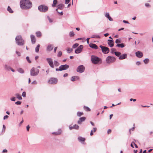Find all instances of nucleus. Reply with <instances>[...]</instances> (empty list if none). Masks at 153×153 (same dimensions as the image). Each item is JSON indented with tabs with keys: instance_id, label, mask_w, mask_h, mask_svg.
<instances>
[{
	"instance_id": "obj_35",
	"label": "nucleus",
	"mask_w": 153,
	"mask_h": 153,
	"mask_svg": "<svg viewBox=\"0 0 153 153\" xmlns=\"http://www.w3.org/2000/svg\"><path fill=\"white\" fill-rule=\"evenodd\" d=\"M57 0H53V4L52 5V6L53 7H55V5L57 4Z\"/></svg>"
},
{
	"instance_id": "obj_61",
	"label": "nucleus",
	"mask_w": 153,
	"mask_h": 153,
	"mask_svg": "<svg viewBox=\"0 0 153 153\" xmlns=\"http://www.w3.org/2000/svg\"><path fill=\"white\" fill-rule=\"evenodd\" d=\"M145 5L146 7H148L150 6L149 4L148 3H146L145 4Z\"/></svg>"
},
{
	"instance_id": "obj_46",
	"label": "nucleus",
	"mask_w": 153,
	"mask_h": 153,
	"mask_svg": "<svg viewBox=\"0 0 153 153\" xmlns=\"http://www.w3.org/2000/svg\"><path fill=\"white\" fill-rule=\"evenodd\" d=\"M6 129V127L4 125H3V128L2 129V132H4L5 131V130Z\"/></svg>"
},
{
	"instance_id": "obj_32",
	"label": "nucleus",
	"mask_w": 153,
	"mask_h": 153,
	"mask_svg": "<svg viewBox=\"0 0 153 153\" xmlns=\"http://www.w3.org/2000/svg\"><path fill=\"white\" fill-rule=\"evenodd\" d=\"M84 108L86 111H91V109L87 106H84Z\"/></svg>"
},
{
	"instance_id": "obj_26",
	"label": "nucleus",
	"mask_w": 153,
	"mask_h": 153,
	"mask_svg": "<svg viewBox=\"0 0 153 153\" xmlns=\"http://www.w3.org/2000/svg\"><path fill=\"white\" fill-rule=\"evenodd\" d=\"M36 36L38 37L39 38L41 36L42 34L41 32L39 31L36 32Z\"/></svg>"
},
{
	"instance_id": "obj_19",
	"label": "nucleus",
	"mask_w": 153,
	"mask_h": 153,
	"mask_svg": "<svg viewBox=\"0 0 153 153\" xmlns=\"http://www.w3.org/2000/svg\"><path fill=\"white\" fill-rule=\"evenodd\" d=\"M89 45L91 48H92L97 49L98 48L97 46L94 44L90 43L89 44Z\"/></svg>"
},
{
	"instance_id": "obj_45",
	"label": "nucleus",
	"mask_w": 153,
	"mask_h": 153,
	"mask_svg": "<svg viewBox=\"0 0 153 153\" xmlns=\"http://www.w3.org/2000/svg\"><path fill=\"white\" fill-rule=\"evenodd\" d=\"M72 51H73V49L72 48H69L67 50V52L68 53H70V52H72Z\"/></svg>"
},
{
	"instance_id": "obj_7",
	"label": "nucleus",
	"mask_w": 153,
	"mask_h": 153,
	"mask_svg": "<svg viewBox=\"0 0 153 153\" xmlns=\"http://www.w3.org/2000/svg\"><path fill=\"white\" fill-rule=\"evenodd\" d=\"M100 47L101 48L102 52L104 54L108 53L110 51L109 48L106 47L101 45Z\"/></svg>"
},
{
	"instance_id": "obj_53",
	"label": "nucleus",
	"mask_w": 153,
	"mask_h": 153,
	"mask_svg": "<svg viewBox=\"0 0 153 153\" xmlns=\"http://www.w3.org/2000/svg\"><path fill=\"white\" fill-rule=\"evenodd\" d=\"M108 20L111 21H113V20L110 16H109L108 18H107Z\"/></svg>"
},
{
	"instance_id": "obj_3",
	"label": "nucleus",
	"mask_w": 153,
	"mask_h": 153,
	"mask_svg": "<svg viewBox=\"0 0 153 153\" xmlns=\"http://www.w3.org/2000/svg\"><path fill=\"white\" fill-rule=\"evenodd\" d=\"M39 71L37 68L33 67L30 70V75L31 76H36L38 74Z\"/></svg>"
},
{
	"instance_id": "obj_4",
	"label": "nucleus",
	"mask_w": 153,
	"mask_h": 153,
	"mask_svg": "<svg viewBox=\"0 0 153 153\" xmlns=\"http://www.w3.org/2000/svg\"><path fill=\"white\" fill-rule=\"evenodd\" d=\"M48 7L45 5H40L38 7L39 10L42 12H46L48 10Z\"/></svg>"
},
{
	"instance_id": "obj_51",
	"label": "nucleus",
	"mask_w": 153,
	"mask_h": 153,
	"mask_svg": "<svg viewBox=\"0 0 153 153\" xmlns=\"http://www.w3.org/2000/svg\"><path fill=\"white\" fill-rule=\"evenodd\" d=\"M21 103V102L20 101H18L16 102H15V104H16L17 105H20Z\"/></svg>"
},
{
	"instance_id": "obj_20",
	"label": "nucleus",
	"mask_w": 153,
	"mask_h": 153,
	"mask_svg": "<svg viewBox=\"0 0 153 153\" xmlns=\"http://www.w3.org/2000/svg\"><path fill=\"white\" fill-rule=\"evenodd\" d=\"M30 38L32 43L33 44H34L36 42V39L35 36L33 35H30Z\"/></svg>"
},
{
	"instance_id": "obj_28",
	"label": "nucleus",
	"mask_w": 153,
	"mask_h": 153,
	"mask_svg": "<svg viewBox=\"0 0 153 153\" xmlns=\"http://www.w3.org/2000/svg\"><path fill=\"white\" fill-rule=\"evenodd\" d=\"M17 71L19 72V73H21V74H23L24 72V71L23 70L22 68H19L17 70Z\"/></svg>"
},
{
	"instance_id": "obj_44",
	"label": "nucleus",
	"mask_w": 153,
	"mask_h": 153,
	"mask_svg": "<svg viewBox=\"0 0 153 153\" xmlns=\"http://www.w3.org/2000/svg\"><path fill=\"white\" fill-rule=\"evenodd\" d=\"M62 55V52L61 51H59L57 54V56L58 57L61 56Z\"/></svg>"
},
{
	"instance_id": "obj_58",
	"label": "nucleus",
	"mask_w": 153,
	"mask_h": 153,
	"mask_svg": "<svg viewBox=\"0 0 153 153\" xmlns=\"http://www.w3.org/2000/svg\"><path fill=\"white\" fill-rule=\"evenodd\" d=\"M30 128V127L29 126V125H28V126H27L26 128H27V131H29Z\"/></svg>"
},
{
	"instance_id": "obj_24",
	"label": "nucleus",
	"mask_w": 153,
	"mask_h": 153,
	"mask_svg": "<svg viewBox=\"0 0 153 153\" xmlns=\"http://www.w3.org/2000/svg\"><path fill=\"white\" fill-rule=\"evenodd\" d=\"M125 45L123 43L121 44H117L116 46L118 48H123L125 46Z\"/></svg>"
},
{
	"instance_id": "obj_41",
	"label": "nucleus",
	"mask_w": 153,
	"mask_h": 153,
	"mask_svg": "<svg viewBox=\"0 0 153 153\" xmlns=\"http://www.w3.org/2000/svg\"><path fill=\"white\" fill-rule=\"evenodd\" d=\"M116 51V50L115 48H113L111 50V53L112 54H113L114 53V52Z\"/></svg>"
},
{
	"instance_id": "obj_15",
	"label": "nucleus",
	"mask_w": 153,
	"mask_h": 153,
	"mask_svg": "<svg viewBox=\"0 0 153 153\" xmlns=\"http://www.w3.org/2000/svg\"><path fill=\"white\" fill-rule=\"evenodd\" d=\"M86 119V117H80L77 122V123L79 124H80L82 122L85 121Z\"/></svg>"
},
{
	"instance_id": "obj_43",
	"label": "nucleus",
	"mask_w": 153,
	"mask_h": 153,
	"mask_svg": "<svg viewBox=\"0 0 153 153\" xmlns=\"http://www.w3.org/2000/svg\"><path fill=\"white\" fill-rule=\"evenodd\" d=\"M26 59L27 61L29 63H30L31 62V61L30 60V59H29V57L27 56L26 57Z\"/></svg>"
},
{
	"instance_id": "obj_33",
	"label": "nucleus",
	"mask_w": 153,
	"mask_h": 153,
	"mask_svg": "<svg viewBox=\"0 0 153 153\" xmlns=\"http://www.w3.org/2000/svg\"><path fill=\"white\" fill-rule=\"evenodd\" d=\"M83 114V112H78L77 113V115L78 117H80Z\"/></svg>"
},
{
	"instance_id": "obj_55",
	"label": "nucleus",
	"mask_w": 153,
	"mask_h": 153,
	"mask_svg": "<svg viewBox=\"0 0 153 153\" xmlns=\"http://www.w3.org/2000/svg\"><path fill=\"white\" fill-rule=\"evenodd\" d=\"M141 64V62L140 61H137L136 62V64L137 65H139Z\"/></svg>"
},
{
	"instance_id": "obj_39",
	"label": "nucleus",
	"mask_w": 153,
	"mask_h": 153,
	"mask_svg": "<svg viewBox=\"0 0 153 153\" xmlns=\"http://www.w3.org/2000/svg\"><path fill=\"white\" fill-rule=\"evenodd\" d=\"M121 42V41L120 39H117L115 41V43H116L119 44V43H120Z\"/></svg>"
},
{
	"instance_id": "obj_54",
	"label": "nucleus",
	"mask_w": 153,
	"mask_h": 153,
	"mask_svg": "<svg viewBox=\"0 0 153 153\" xmlns=\"http://www.w3.org/2000/svg\"><path fill=\"white\" fill-rule=\"evenodd\" d=\"M37 84V82L36 80H34L33 82H32L31 84Z\"/></svg>"
},
{
	"instance_id": "obj_23",
	"label": "nucleus",
	"mask_w": 153,
	"mask_h": 153,
	"mask_svg": "<svg viewBox=\"0 0 153 153\" xmlns=\"http://www.w3.org/2000/svg\"><path fill=\"white\" fill-rule=\"evenodd\" d=\"M4 69L6 70H7L8 71H10V68H11L10 66L9 65H8L6 64H5L4 65Z\"/></svg>"
},
{
	"instance_id": "obj_48",
	"label": "nucleus",
	"mask_w": 153,
	"mask_h": 153,
	"mask_svg": "<svg viewBox=\"0 0 153 153\" xmlns=\"http://www.w3.org/2000/svg\"><path fill=\"white\" fill-rule=\"evenodd\" d=\"M16 53L17 55L18 56H21V53L19 52L16 51Z\"/></svg>"
},
{
	"instance_id": "obj_59",
	"label": "nucleus",
	"mask_w": 153,
	"mask_h": 153,
	"mask_svg": "<svg viewBox=\"0 0 153 153\" xmlns=\"http://www.w3.org/2000/svg\"><path fill=\"white\" fill-rule=\"evenodd\" d=\"M130 100L131 101H133L134 102H135L136 101V100L135 99H133L132 98H131L130 99Z\"/></svg>"
},
{
	"instance_id": "obj_38",
	"label": "nucleus",
	"mask_w": 153,
	"mask_h": 153,
	"mask_svg": "<svg viewBox=\"0 0 153 153\" xmlns=\"http://www.w3.org/2000/svg\"><path fill=\"white\" fill-rule=\"evenodd\" d=\"M69 36L70 37H73L74 35V34L73 31H71L69 33Z\"/></svg>"
},
{
	"instance_id": "obj_64",
	"label": "nucleus",
	"mask_w": 153,
	"mask_h": 153,
	"mask_svg": "<svg viewBox=\"0 0 153 153\" xmlns=\"http://www.w3.org/2000/svg\"><path fill=\"white\" fill-rule=\"evenodd\" d=\"M7 149H4L2 151V152L3 153H7Z\"/></svg>"
},
{
	"instance_id": "obj_30",
	"label": "nucleus",
	"mask_w": 153,
	"mask_h": 153,
	"mask_svg": "<svg viewBox=\"0 0 153 153\" xmlns=\"http://www.w3.org/2000/svg\"><path fill=\"white\" fill-rule=\"evenodd\" d=\"M17 98L19 100H22V98L20 95L19 94H15Z\"/></svg>"
},
{
	"instance_id": "obj_42",
	"label": "nucleus",
	"mask_w": 153,
	"mask_h": 153,
	"mask_svg": "<svg viewBox=\"0 0 153 153\" xmlns=\"http://www.w3.org/2000/svg\"><path fill=\"white\" fill-rule=\"evenodd\" d=\"M149 61V60L148 59L146 58L143 60V62L145 64H147Z\"/></svg>"
},
{
	"instance_id": "obj_27",
	"label": "nucleus",
	"mask_w": 153,
	"mask_h": 153,
	"mask_svg": "<svg viewBox=\"0 0 153 153\" xmlns=\"http://www.w3.org/2000/svg\"><path fill=\"white\" fill-rule=\"evenodd\" d=\"M40 46V45L39 44H38L37 46L35 48V51L36 52L38 53L39 52Z\"/></svg>"
},
{
	"instance_id": "obj_10",
	"label": "nucleus",
	"mask_w": 153,
	"mask_h": 153,
	"mask_svg": "<svg viewBox=\"0 0 153 153\" xmlns=\"http://www.w3.org/2000/svg\"><path fill=\"white\" fill-rule=\"evenodd\" d=\"M48 82L51 84H55L57 83V79L55 78H51L48 80Z\"/></svg>"
},
{
	"instance_id": "obj_21",
	"label": "nucleus",
	"mask_w": 153,
	"mask_h": 153,
	"mask_svg": "<svg viewBox=\"0 0 153 153\" xmlns=\"http://www.w3.org/2000/svg\"><path fill=\"white\" fill-rule=\"evenodd\" d=\"M78 140L79 142L82 143L85 140V139L81 137H79L78 138Z\"/></svg>"
},
{
	"instance_id": "obj_34",
	"label": "nucleus",
	"mask_w": 153,
	"mask_h": 153,
	"mask_svg": "<svg viewBox=\"0 0 153 153\" xmlns=\"http://www.w3.org/2000/svg\"><path fill=\"white\" fill-rule=\"evenodd\" d=\"M100 38V36L99 35H92L91 38Z\"/></svg>"
},
{
	"instance_id": "obj_40",
	"label": "nucleus",
	"mask_w": 153,
	"mask_h": 153,
	"mask_svg": "<svg viewBox=\"0 0 153 153\" xmlns=\"http://www.w3.org/2000/svg\"><path fill=\"white\" fill-rule=\"evenodd\" d=\"M79 45V44L78 43H75L72 46V48H76Z\"/></svg>"
},
{
	"instance_id": "obj_31",
	"label": "nucleus",
	"mask_w": 153,
	"mask_h": 153,
	"mask_svg": "<svg viewBox=\"0 0 153 153\" xmlns=\"http://www.w3.org/2000/svg\"><path fill=\"white\" fill-rule=\"evenodd\" d=\"M114 54L116 56L119 57L120 56L121 53L120 52L115 51L114 52Z\"/></svg>"
},
{
	"instance_id": "obj_8",
	"label": "nucleus",
	"mask_w": 153,
	"mask_h": 153,
	"mask_svg": "<svg viewBox=\"0 0 153 153\" xmlns=\"http://www.w3.org/2000/svg\"><path fill=\"white\" fill-rule=\"evenodd\" d=\"M85 69L84 66L82 65H81L78 67L76 69V71L78 72L82 73L84 71Z\"/></svg>"
},
{
	"instance_id": "obj_5",
	"label": "nucleus",
	"mask_w": 153,
	"mask_h": 153,
	"mask_svg": "<svg viewBox=\"0 0 153 153\" xmlns=\"http://www.w3.org/2000/svg\"><path fill=\"white\" fill-rule=\"evenodd\" d=\"M100 59L95 56L92 55L91 56V61L94 64H97L100 61Z\"/></svg>"
},
{
	"instance_id": "obj_49",
	"label": "nucleus",
	"mask_w": 153,
	"mask_h": 153,
	"mask_svg": "<svg viewBox=\"0 0 153 153\" xmlns=\"http://www.w3.org/2000/svg\"><path fill=\"white\" fill-rule=\"evenodd\" d=\"M105 16L107 18H108L109 16V13H106Z\"/></svg>"
},
{
	"instance_id": "obj_62",
	"label": "nucleus",
	"mask_w": 153,
	"mask_h": 153,
	"mask_svg": "<svg viewBox=\"0 0 153 153\" xmlns=\"http://www.w3.org/2000/svg\"><path fill=\"white\" fill-rule=\"evenodd\" d=\"M123 22L124 23H126V24H129V22L128 21H126V20H123Z\"/></svg>"
},
{
	"instance_id": "obj_17",
	"label": "nucleus",
	"mask_w": 153,
	"mask_h": 153,
	"mask_svg": "<svg viewBox=\"0 0 153 153\" xmlns=\"http://www.w3.org/2000/svg\"><path fill=\"white\" fill-rule=\"evenodd\" d=\"M53 46L52 45H49L47 47L46 50L47 51H51L53 49Z\"/></svg>"
},
{
	"instance_id": "obj_14",
	"label": "nucleus",
	"mask_w": 153,
	"mask_h": 153,
	"mask_svg": "<svg viewBox=\"0 0 153 153\" xmlns=\"http://www.w3.org/2000/svg\"><path fill=\"white\" fill-rule=\"evenodd\" d=\"M108 45L110 47H112L114 45V41L110 39H108Z\"/></svg>"
},
{
	"instance_id": "obj_50",
	"label": "nucleus",
	"mask_w": 153,
	"mask_h": 153,
	"mask_svg": "<svg viewBox=\"0 0 153 153\" xmlns=\"http://www.w3.org/2000/svg\"><path fill=\"white\" fill-rule=\"evenodd\" d=\"M56 11H57V12L59 13L61 15H62L63 14V13L62 11H61V12H59L58 11V9H56Z\"/></svg>"
},
{
	"instance_id": "obj_9",
	"label": "nucleus",
	"mask_w": 153,
	"mask_h": 153,
	"mask_svg": "<svg viewBox=\"0 0 153 153\" xmlns=\"http://www.w3.org/2000/svg\"><path fill=\"white\" fill-rule=\"evenodd\" d=\"M46 60L49 64L50 66L52 68H54V65L53 63V60L51 58H47Z\"/></svg>"
},
{
	"instance_id": "obj_1",
	"label": "nucleus",
	"mask_w": 153,
	"mask_h": 153,
	"mask_svg": "<svg viewBox=\"0 0 153 153\" xmlns=\"http://www.w3.org/2000/svg\"><path fill=\"white\" fill-rule=\"evenodd\" d=\"M20 4L22 9H28L32 6L31 2L29 0H21Z\"/></svg>"
},
{
	"instance_id": "obj_16",
	"label": "nucleus",
	"mask_w": 153,
	"mask_h": 153,
	"mask_svg": "<svg viewBox=\"0 0 153 153\" xmlns=\"http://www.w3.org/2000/svg\"><path fill=\"white\" fill-rule=\"evenodd\" d=\"M127 57V54L126 53H124L120 55L119 57V59L120 60H122L126 58Z\"/></svg>"
},
{
	"instance_id": "obj_47",
	"label": "nucleus",
	"mask_w": 153,
	"mask_h": 153,
	"mask_svg": "<svg viewBox=\"0 0 153 153\" xmlns=\"http://www.w3.org/2000/svg\"><path fill=\"white\" fill-rule=\"evenodd\" d=\"M22 96L23 97H26V94L25 92H23L22 94Z\"/></svg>"
},
{
	"instance_id": "obj_63",
	"label": "nucleus",
	"mask_w": 153,
	"mask_h": 153,
	"mask_svg": "<svg viewBox=\"0 0 153 153\" xmlns=\"http://www.w3.org/2000/svg\"><path fill=\"white\" fill-rule=\"evenodd\" d=\"M111 131L110 129H108L107 131V133L108 134L110 133L111 132Z\"/></svg>"
},
{
	"instance_id": "obj_60",
	"label": "nucleus",
	"mask_w": 153,
	"mask_h": 153,
	"mask_svg": "<svg viewBox=\"0 0 153 153\" xmlns=\"http://www.w3.org/2000/svg\"><path fill=\"white\" fill-rule=\"evenodd\" d=\"M90 39V38H88L86 40L87 41V43L88 44H89V39Z\"/></svg>"
},
{
	"instance_id": "obj_11",
	"label": "nucleus",
	"mask_w": 153,
	"mask_h": 153,
	"mask_svg": "<svg viewBox=\"0 0 153 153\" xmlns=\"http://www.w3.org/2000/svg\"><path fill=\"white\" fill-rule=\"evenodd\" d=\"M83 48V45H80L75 50V52L76 53L78 54L80 53L82 51Z\"/></svg>"
},
{
	"instance_id": "obj_52",
	"label": "nucleus",
	"mask_w": 153,
	"mask_h": 153,
	"mask_svg": "<svg viewBox=\"0 0 153 153\" xmlns=\"http://www.w3.org/2000/svg\"><path fill=\"white\" fill-rule=\"evenodd\" d=\"M16 98L15 97H12L11 99L10 100L12 101H15L16 100Z\"/></svg>"
},
{
	"instance_id": "obj_37",
	"label": "nucleus",
	"mask_w": 153,
	"mask_h": 153,
	"mask_svg": "<svg viewBox=\"0 0 153 153\" xmlns=\"http://www.w3.org/2000/svg\"><path fill=\"white\" fill-rule=\"evenodd\" d=\"M75 78L78 79V77L77 76H74L72 77L71 78V81H75Z\"/></svg>"
},
{
	"instance_id": "obj_2",
	"label": "nucleus",
	"mask_w": 153,
	"mask_h": 153,
	"mask_svg": "<svg viewBox=\"0 0 153 153\" xmlns=\"http://www.w3.org/2000/svg\"><path fill=\"white\" fill-rule=\"evenodd\" d=\"M16 43L19 46L23 45L24 44V41L21 35L17 36L15 38Z\"/></svg>"
},
{
	"instance_id": "obj_22",
	"label": "nucleus",
	"mask_w": 153,
	"mask_h": 153,
	"mask_svg": "<svg viewBox=\"0 0 153 153\" xmlns=\"http://www.w3.org/2000/svg\"><path fill=\"white\" fill-rule=\"evenodd\" d=\"M62 133V130L61 129H59L57 131L53 132L52 133L53 134L56 135H59L61 134Z\"/></svg>"
},
{
	"instance_id": "obj_56",
	"label": "nucleus",
	"mask_w": 153,
	"mask_h": 153,
	"mask_svg": "<svg viewBox=\"0 0 153 153\" xmlns=\"http://www.w3.org/2000/svg\"><path fill=\"white\" fill-rule=\"evenodd\" d=\"M70 0H65V4H68L70 1Z\"/></svg>"
},
{
	"instance_id": "obj_13",
	"label": "nucleus",
	"mask_w": 153,
	"mask_h": 153,
	"mask_svg": "<svg viewBox=\"0 0 153 153\" xmlns=\"http://www.w3.org/2000/svg\"><path fill=\"white\" fill-rule=\"evenodd\" d=\"M136 56L139 58H141L143 57V54L142 52L138 51L135 53Z\"/></svg>"
},
{
	"instance_id": "obj_29",
	"label": "nucleus",
	"mask_w": 153,
	"mask_h": 153,
	"mask_svg": "<svg viewBox=\"0 0 153 153\" xmlns=\"http://www.w3.org/2000/svg\"><path fill=\"white\" fill-rule=\"evenodd\" d=\"M7 11L10 13H13V11L12 10L10 7L8 6L7 8Z\"/></svg>"
},
{
	"instance_id": "obj_36",
	"label": "nucleus",
	"mask_w": 153,
	"mask_h": 153,
	"mask_svg": "<svg viewBox=\"0 0 153 153\" xmlns=\"http://www.w3.org/2000/svg\"><path fill=\"white\" fill-rule=\"evenodd\" d=\"M54 64L55 65V66L57 67L59 65V62L56 61H54Z\"/></svg>"
},
{
	"instance_id": "obj_25",
	"label": "nucleus",
	"mask_w": 153,
	"mask_h": 153,
	"mask_svg": "<svg viewBox=\"0 0 153 153\" xmlns=\"http://www.w3.org/2000/svg\"><path fill=\"white\" fill-rule=\"evenodd\" d=\"M64 5L62 4H60L58 5V9L62 10L63 8Z\"/></svg>"
},
{
	"instance_id": "obj_57",
	"label": "nucleus",
	"mask_w": 153,
	"mask_h": 153,
	"mask_svg": "<svg viewBox=\"0 0 153 153\" xmlns=\"http://www.w3.org/2000/svg\"><path fill=\"white\" fill-rule=\"evenodd\" d=\"M8 116L7 115H5L3 119L4 120L6 119H7L8 118Z\"/></svg>"
},
{
	"instance_id": "obj_12",
	"label": "nucleus",
	"mask_w": 153,
	"mask_h": 153,
	"mask_svg": "<svg viewBox=\"0 0 153 153\" xmlns=\"http://www.w3.org/2000/svg\"><path fill=\"white\" fill-rule=\"evenodd\" d=\"M69 68V65L67 64L62 65L59 66V70L61 71L67 69Z\"/></svg>"
},
{
	"instance_id": "obj_6",
	"label": "nucleus",
	"mask_w": 153,
	"mask_h": 153,
	"mask_svg": "<svg viewBox=\"0 0 153 153\" xmlns=\"http://www.w3.org/2000/svg\"><path fill=\"white\" fill-rule=\"evenodd\" d=\"M115 60V58L114 57L109 56L107 57L106 62L107 63L110 64L114 62Z\"/></svg>"
},
{
	"instance_id": "obj_18",
	"label": "nucleus",
	"mask_w": 153,
	"mask_h": 153,
	"mask_svg": "<svg viewBox=\"0 0 153 153\" xmlns=\"http://www.w3.org/2000/svg\"><path fill=\"white\" fill-rule=\"evenodd\" d=\"M69 128L70 130H72L73 129H78L79 128V126L75 124L73 126H69Z\"/></svg>"
}]
</instances>
